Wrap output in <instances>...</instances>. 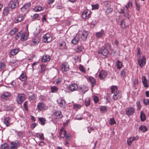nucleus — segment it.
<instances>
[{
  "label": "nucleus",
  "instance_id": "obj_1",
  "mask_svg": "<svg viewBox=\"0 0 149 149\" xmlns=\"http://www.w3.org/2000/svg\"><path fill=\"white\" fill-rule=\"evenodd\" d=\"M28 37L29 34L27 33L23 32L21 31L16 35L15 38L16 40L20 38V40L24 42L28 39Z\"/></svg>",
  "mask_w": 149,
  "mask_h": 149
},
{
  "label": "nucleus",
  "instance_id": "obj_2",
  "mask_svg": "<svg viewBox=\"0 0 149 149\" xmlns=\"http://www.w3.org/2000/svg\"><path fill=\"white\" fill-rule=\"evenodd\" d=\"M109 47V48H111V45L109 43H106L105 46L102 47L100 48L98 51V54H101L104 56H107L109 53V52L107 49V48Z\"/></svg>",
  "mask_w": 149,
  "mask_h": 149
},
{
  "label": "nucleus",
  "instance_id": "obj_3",
  "mask_svg": "<svg viewBox=\"0 0 149 149\" xmlns=\"http://www.w3.org/2000/svg\"><path fill=\"white\" fill-rule=\"evenodd\" d=\"M31 6V3L30 2L25 3L20 8V11L23 13V14H26L29 10V8Z\"/></svg>",
  "mask_w": 149,
  "mask_h": 149
},
{
  "label": "nucleus",
  "instance_id": "obj_4",
  "mask_svg": "<svg viewBox=\"0 0 149 149\" xmlns=\"http://www.w3.org/2000/svg\"><path fill=\"white\" fill-rule=\"evenodd\" d=\"M19 2L18 0H11L8 3L9 7L11 9L15 8L19 6Z\"/></svg>",
  "mask_w": 149,
  "mask_h": 149
},
{
  "label": "nucleus",
  "instance_id": "obj_5",
  "mask_svg": "<svg viewBox=\"0 0 149 149\" xmlns=\"http://www.w3.org/2000/svg\"><path fill=\"white\" fill-rule=\"evenodd\" d=\"M146 58L144 55H142L138 58L137 61L139 65L141 68L144 66L146 64Z\"/></svg>",
  "mask_w": 149,
  "mask_h": 149
},
{
  "label": "nucleus",
  "instance_id": "obj_6",
  "mask_svg": "<svg viewBox=\"0 0 149 149\" xmlns=\"http://www.w3.org/2000/svg\"><path fill=\"white\" fill-rule=\"evenodd\" d=\"M25 100V96L24 94L20 93L18 95L17 97V101L18 104H22Z\"/></svg>",
  "mask_w": 149,
  "mask_h": 149
},
{
  "label": "nucleus",
  "instance_id": "obj_7",
  "mask_svg": "<svg viewBox=\"0 0 149 149\" xmlns=\"http://www.w3.org/2000/svg\"><path fill=\"white\" fill-rule=\"evenodd\" d=\"M42 40L44 42L49 43L52 40V38L51 35L49 33H46L43 36Z\"/></svg>",
  "mask_w": 149,
  "mask_h": 149
},
{
  "label": "nucleus",
  "instance_id": "obj_8",
  "mask_svg": "<svg viewBox=\"0 0 149 149\" xmlns=\"http://www.w3.org/2000/svg\"><path fill=\"white\" fill-rule=\"evenodd\" d=\"M69 69V66L67 62L62 63L60 67V70L63 72L67 71Z\"/></svg>",
  "mask_w": 149,
  "mask_h": 149
},
{
  "label": "nucleus",
  "instance_id": "obj_9",
  "mask_svg": "<svg viewBox=\"0 0 149 149\" xmlns=\"http://www.w3.org/2000/svg\"><path fill=\"white\" fill-rule=\"evenodd\" d=\"M25 16V14H21L17 15L14 19V21L15 23H18L21 22Z\"/></svg>",
  "mask_w": 149,
  "mask_h": 149
},
{
  "label": "nucleus",
  "instance_id": "obj_10",
  "mask_svg": "<svg viewBox=\"0 0 149 149\" xmlns=\"http://www.w3.org/2000/svg\"><path fill=\"white\" fill-rule=\"evenodd\" d=\"M91 12L89 10H84L82 14V18L85 19H87L90 17Z\"/></svg>",
  "mask_w": 149,
  "mask_h": 149
},
{
  "label": "nucleus",
  "instance_id": "obj_11",
  "mask_svg": "<svg viewBox=\"0 0 149 149\" xmlns=\"http://www.w3.org/2000/svg\"><path fill=\"white\" fill-rule=\"evenodd\" d=\"M134 109L132 107H129L126 108L125 113L127 115L130 116L133 115L134 113Z\"/></svg>",
  "mask_w": 149,
  "mask_h": 149
},
{
  "label": "nucleus",
  "instance_id": "obj_12",
  "mask_svg": "<svg viewBox=\"0 0 149 149\" xmlns=\"http://www.w3.org/2000/svg\"><path fill=\"white\" fill-rule=\"evenodd\" d=\"M139 139V136H132L129 138L127 140V144L129 146L131 144L133 141L137 140Z\"/></svg>",
  "mask_w": 149,
  "mask_h": 149
},
{
  "label": "nucleus",
  "instance_id": "obj_13",
  "mask_svg": "<svg viewBox=\"0 0 149 149\" xmlns=\"http://www.w3.org/2000/svg\"><path fill=\"white\" fill-rule=\"evenodd\" d=\"M122 95L121 92L120 91H118L114 94L113 96V98L114 100H118L121 98Z\"/></svg>",
  "mask_w": 149,
  "mask_h": 149
},
{
  "label": "nucleus",
  "instance_id": "obj_14",
  "mask_svg": "<svg viewBox=\"0 0 149 149\" xmlns=\"http://www.w3.org/2000/svg\"><path fill=\"white\" fill-rule=\"evenodd\" d=\"M107 72L104 70H101L99 74V77L100 79H104L107 75Z\"/></svg>",
  "mask_w": 149,
  "mask_h": 149
},
{
  "label": "nucleus",
  "instance_id": "obj_15",
  "mask_svg": "<svg viewBox=\"0 0 149 149\" xmlns=\"http://www.w3.org/2000/svg\"><path fill=\"white\" fill-rule=\"evenodd\" d=\"M11 146L10 147V149H17V148L19 146V143L17 141L11 142Z\"/></svg>",
  "mask_w": 149,
  "mask_h": 149
},
{
  "label": "nucleus",
  "instance_id": "obj_16",
  "mask_svg": "<svg viewBox=\"0 0 149 149\" xmlns=\"http://www.w3.org/2000/svg\"><path fill=\"white\" fill-rule=\"evenodd\" d=\"M80 35L79 33H77L72 40L71 43L74 45H76L79 42L80 39Z\"/></svg>",
  "mask_w": 149,
  "mask_h": 149
},
{
  "label": "nucleus",
  "instance_id": "obj_17",
  "mask_svg": "<svg viewBox=\"0 0 149 149\" xmlns=\"http://www.w3.org/2000/svg\"><path fill=\"white\" fill-rule=\"evenodd\" d=\"M39 138L40 140L41 141L39 143L38 145L40 146H42L45 145V142L44 141L45 139V137L44 136V134L42 133H40L39 135Z\"/></svg>",
  "mask_w": 149,
  "mask_h": 149
},
{
  "label": "nucleus",
  "instance_id": "obj_18",
  "mask_svg": "<svg viewBox=\"0 0 149 149\" xmlns=\"http://www.w3.org/2000/svg\"><path fill=\"white\" fill-rule=\"evenodd\" d=\"M58 46L60 49L61 50L66 49L67 46L66 43L64 41H61L58 43Z\"/></svg>",
  "mask_w": 149,
  "mask_h": 149
},
{
  "label": "nucleus",
  "instance_id": "obj_19",
  "mask_svg": "<svg viewBox=\"0 0 149 149\" xmlns=\"http://www.w3.org/2000/svg\"><path fill=\"white\" fill-rule=\"evenodd\" d=\"M10 96V94L9 92H6L3 93L1 96V98L3 100L6 101Z\"/></svg>",
  "mask_w": 149,
  "mask_h": 149
},
{
  "label": "nucleus",
  "instance_id": "obj_20",
  "mask_svg": "<svg viewBox=\"0 0 149 149\" xmlns=\"http://www.w3.org/2000/svg\"><path fill=\"white\" fill-rule=\"evenodd\" d=\"M78 88L77 85L74 84H72L70 85L68 87V89L72 91H74L76 90Z\"/></svg>",
  "mask_w": 149,
  "mask_h": 149
},
{
  "label": "nucleus",
  "instance_id": "obj_21",
  "mask_svg": "<svg viewBox=\"0 0 149 149\" xmlns=\"http://www.w3.org/2000/svg\"><path fill=\"white\" fill-rule=\"evenodd\" d=\"M58 103L60 106L64 108L65 107V101L61 99H59L57 100Z\"/></svg>",
  "mask_w": 149,
  "mask_h": 149
},
{
  "label": "nucleus",
  "instance_id": "obj_22",
  "mask_svg": "<svg viewBox=\"0 0 149 149\" xmlns=\"http://www.w3.org/2000/svg\"><path fill=\"white\" fill-rule=\"evenodd\" d=\"M51 59L50 56L47 55H44L42 58V61L43 62L49 61Z\"/></svg>",
  "mask_w": 149,
  "mask_h": 149
},
{
  "label": "nucleus",
  "instance_id": "obj_23",
  "mask_svg": "<svg viewBox=\"0 0 149 149\" xmlns=\"http://www.w3.org/2000/svg\"><path fill=\"white\" fill-rule=\"evenodd\" d=\"M46 109V106L43 102H39L38 104V109L40 111L45 110Z\"/></svg>",
  "mask_w": 149,
  "mask_h": 149
},
{
  "label": "nucleus",
  "instance_id": "obj_24",
  "mask_svg": "<svg viewBox=\"0 0 149 149\" xmlns=\"http://www.w3.org/2000/svg\"><path fill=\"white\" fill-rule=\"evenodd\" d=\"M142 81L144 87L145 88L148 87V81L146 77L143 76L142 77Z\"/></svg>",
  "mask_w": 149,
  "mask_h": 149
},
{
  "label": "nucleus",
  "instance_id": "obj_25",
  "mask_svg": "<svg viewBox=\"0 0 149 149\" xmlns=\"http://www.w3.org/2000/svg\"><path fill=\"white\" fill-rule=\"evenodd\" d=\"M79 90L80 92L85 93L88 91V89L87 86L83 85L79 87Z\"/></svg>",
  "mask_w": 149,
  "mask_h": 149
},
{
  "label": "nucleus",
  "instance_id": "obj_26",
  "mask_svg": "<svg viewBox=\"0 0 149 149\" xmlns=\"http://www.w3.org/2000/svg\"><path fill=\"white\" fill-rule=\"evenodd\" d=\"M88 35V33L86 31H84L81 36V39L84 41H86L87 39V36Z\"/></svg>",
  "mask_w": 149,
  "mask_h": 149
},
{
  "label": "nucleus",
  "instance_id": "obj_27",
  "mask_svg": "<svg viewBox=\"0 0 149 149\" xmlns=\"http://www.w3.org/2000/svg\"><path fill=\"white\" fill-rule=\"evenodd\" d=\"M19 48H16L11 49L10 52L12 56H14L16 55L19 52Z\"/></svg>",
  "mask_w": 149,
  "mask_h": 149
},
{
  "label": "nucleus",
  "instance_id": "obj_28",
  "mask_svg": "<svg viewBox=\"0 0 149 149\" xmlns=\"http://www.w3.org/2000/svg\"><path fill=\"white\" fill-rule=\"evenodd\" d=\"M111 89L112 93L114 94L117 93V92L120 91L118 90V88L116 86H112L111 87Z\"/></svg>",
  "mask_w": 149,
  "mask_h": 149
},
{
  "label": "nucleus",
  "instance_id": "obj_29",
  "mask_svg": "<svg viewBox=\"0 0 149 149\" xmlns=\"http://www.w3.org/2000/svg\"><path fill=\"white\" fill-rule=\"evenodd\" d=\"M128 73V71L125 69L122 70L121 71L120 74L123 77H125L126 75Z\"/></svg>",
  "mask_w": 149,
  "mask_h": 149
},
{
  "label": "nucleus",
  "instance_id": "obj_30",
  "mask_svg": "<svg viewBox=\"0 0 149 149\" xmlns=\"http://www.w3.org/2000/svg\"><path fill=\"white\" fill-rule=\"evenodd\" d=\"M104 33V31L102 29L100 32H97L95 36L97 38H100L102 37Z\"/></svg>",
  "mask_w": 149,
  "mask_h": 149
},
{
  "label": "nucleus",
  "instance_id": "obj_31",
  "mask_svg": "<svg viewBox=\"0 0 149 149\" xmlns=\"http://www.w3.org/2000/svg\"><path fill=\"white\" fill-rule=\"evenodd\" d=\"M88 80L92 84L93 86L96 84V80L93 77H88Z\"/></svg>",
  "mask_w": 149,
  "mask_h": 149
},
{
  "label": "nucleus",
  "instance_id": "obj_32",
  "mask_svg": "<svg viewBox=\"0 0 149 149\" xmlns=\"http://www.w3.org/2000/svg\"><path fill=\"white\" fill-rule=\"evenodd\" d=\"M38 120L39 122V123L42 125H44L45 124L46 120L44 118H38Z\"/></svg>",
  "mask_w": 149,
  "mask_h": 149
},
{
  "label": "nucleus",
  "instance_id": "obj_33",
  "mask_svg": "<svg viewBox=\"0 0 149 149\" xmlns=\"http://www.w3.org/2000/svg\"><path fill=\"white\" fill-rule=\"evenodd\" d=\"M66 133V132L64 128H62L60 130V135L61 137L63 138L64 137Z\"/></svg>",
  "mask_w": 149,
  "mask_h": 149
},
{
  "label": "nucleus",
  "instance_id": "obj_34",
  "mask_svg": "<svg viewBox=\"0 0 149 149\" xmlns=\"http://www.w3.org/2000/svg\"><path fill=\"white\" fill-rule=\"evenodd\" d=\"M83 49L84 47L82 46L79 45L77 47L75 48L74 50L77 53H78L81 52Z\"/></svg>",
  "mask_w": 149,
  "mask_h": 149
},
{
  "label": "nucleus",
  "instance_id": "obj_35",
  "mask_svg": "<svg viewBox=\"0 0 149 149\" xmlns=\"http://www.w3.org/2000/svg\"><path fill=\"white\" fill-rule=\"evenodd\" d=\"M18 31V29L16 28H13L9 32V34L12 36Z\"/></svg>",
  "mask_w": 149,
  "mask_h": 149
},
{
  "label": "nucleus",
  "instance_id": "obj_36",
  "mask_svg": "<svg viewBox=\"0 0 149 149\" xmlns=\"http://www.w3.org/2000/svg\"><path fill=\"white\" fill-rule=\"evenodd\" d=\"M54 114L57 117L56 118H61L63 117V116L61 114V112L60 111L55 112L54 113Z\"/></svg>",
  "mask_w": 149,
  "mask_h": 149
},
{
  "label": "nucleus",
  "instance_id": "obj_37",
  "mask_svg": "<svg viewBox=\"0 0 149 149\" xmlns=\"http://www.w3.org/2000/svg\"><path fill=\"white\" fill-rule=\"evenodd\" d=\"M27 79V77L26 74L24 73H23L20 75L19 79L22 81H24Z\"/></svg>",
  "mask_w": 149,
  "mask_h": 149
},
{
  "label": "nucleus",
  "instance_id": "obj_38",
  "mask_svg": "<svg viewBox=\"0 0 149 149\" xmlns=\"http://www.w3.org/2000/svg\"><path fill=\"white\" fill-rule=\"evenodd\" d=\"M10 118L9 117H7L4 119V123L7 127L10 125Z\"/></svg>",
  "mask_w": 149,
  "mask_h": 149
},
{
  "label": "nucleus",
  "instance_id": "obj_39",
  "mask_svg": "<svg viewBox=\"0 0 149 149\" xmlns=\"http://www.w3.org/2000/svg\"><path fill=\"white\" fill-rule=\"evenodd\" d=\"M139 129L142 132H144L148 130L147 128L144 126L141 125L139 128Z\"/></svg>",
  "mask_w": 149,
  "mask_h": 149
},
{
  "label": "nucleus",
  "instance_id": "obj_40",
  "mask_svg": "<svg viewBox=\"0 0 149 149\" xmlns=\"http://www.w3.org/2000/svg\"><path fill=\"white\" fill-rule=\"evenodd\" d=\"M140 118L142 121H144L146 120V116L143 113V111H141L140 114Z\"/></svg>",
  "mask_w": 149,
  "mask_h": 149
},
{
  "label": "nucleus",
  "instance_id": "obj_41",
  "mask_svg": "<svg viewBox=\"0 0 149 149\" xmlns=\"http://www.w3.org/2000/svg\"><path fill=\"white\" fill-rule=\"evenodd\" d=\"M122 64L119 60H118L116 63V66L118 69H120L122 67Z\"/></svg>",
  "mask_w": 149,
  "mask_h": 149
},
{
  "label": "nucleus",
  "instance_id": "obj_42",
  "mask_svg": "<svg viewBox=\"0 0 149 149\" xmlns=\"http://www.w3.org/2000/svg\"><path fill=\"white\" fill-rule=\"evenodd\" d=\"M41 71H40L39 72V73L40 74L42 73L43 72L45 71L46 68V66L45 64H42L41 65Z\"/></svg>",
  "mask_w": 149,
  "mask_h": 149
},
{
  "label": "nucleus",
  "instance_id": "obj_43",
  "mask_svg": "<svg viewBox=\"0 0 149 149\" xmlns=\"http://www.w3.org/2000/svg\"><path fill=\"white\" fill-rule=\"evenodd\" d=\"M6 110L7 111H13L14 107L12 104L8 106H7V107H6Z\"/></svg>",
  "mask_w": 149,
  "mask_h": 149
},
{
  "label": "nucleus",
  "instance_id": "obj_44",
  "mask_svg": "<svg viewBox=\"0 0 149 149\" xmlns=\"http://www.w3.org/2000/svg\"><path fill=\"white\" fill-rule=\"evenodd\" d=\"M5 68V64L2 62H0V72L4 70Z\"/></svg>",
  "mask_w": 149,
  "mask_h": 149
},
{
  "label": "nucleus",
  "instance_id": "obj_45",
  "mask_svg": "<svg viewBox=\"0 0 149 149\" xmlns=\"http://www.w3.org/2000/svg\"><path fill=\"white\" fill-rule=\"evenodd\" d=\"M132 7V3L130 1H129L127 4L125 6V8L126 9V10L127 11H129L128 9L130 7Z\"/></svg>",
  "mask_w": 149,
  "mask_h": 149
},
{
  "label": "nucleus",
  "instance_id": "obj_46",
  "mask_svg": "<svg viewBox=\"0 0 149 149\" xmlns=\"http://www.w3.org/2000/svg\"><path fill=\"white\" fill-rule=\"evenodd\" d=\"M79 69L82 72L85 73L86 71V69L82 65H80L79 67Z\"/></svg>",
  "mask_w": 149,
  "mask_h": 149
},
{
  "label": "nucleus",
  "instance_id": "obj_47",
  "mask_svg": "<svg viewBox=\"0 0 149 149\" xmlns=\"http://www.w3.org/2000/svg\"><path fill=\"white\" fill-rule=\"evenodd\" d=\"M9 9L8 7H6L4 8L3 11V13L4 15H7L9 13Z\"/></svg>",
  "mask_w": 149,
  "mask_h": 149
},
{
  "label": "nucleus",
  "instance_id": "obj_48",
  "mask_svg": "<svg viewBox=\"0 0 149 149\" xmlns=\"http://www.w3.org/2000/svg\"><path fill=\"white\" fill-rule=\"evenodd\" d=\"M51 89L52 93H54L58 91V88L57 87L54 86H52L51 87Z\"/></svg>",
  "mask_w": 149,
  "mask_h": 149
},
{
  "label": "nucleus",
  "instance_id": "obj_49",
  "mask_svg": "<svg viewBox=\"0 0 149 149\" xmlns=\"http://www.w3.org/2000/svg\"><path fill=\"white\" fill-rule=\"evenodd\" d=\"M90 100L89 98H86L85 100V104L86 106H88L90 104Z\"/></svg>",
  "mask_w": 149,
  "mask_h": 149
},
{
  "label": "nucleus",
  "instance_id": "obj_50",
  "mask_svg": "<svg viewBox=\"0 0 149 149\" xmlns=\"http://www.w3.org/2000/svg\"><path fill=\"white\" fill-rule=\"evenodd\" d=\"M62 81V79L61 78H58L54 80V82L56 84H60Z\"/></svg>",
  "mask_w": 149,
  "mask_h": 149
},
{
  "label": "nucleus",
  "instance_id": "obj_51",
  "mask_svg": "<svg viewBox=\"0 0 149 149\" xmlns=\"http://www.w3.org/2000/svg\"><path fill=\"white\" fill-rule=\"evenodd\" d=\"M109 124L111 125L116 124V122L114 118H111L109 120Z\"/></svg>",
  "mask_w": 149,
  "mask_h": 149
},
{
  "label": "nucleus",
  "instance_id": "obj_52",
  "mask_svg": "<svg viewBox=\"0 0 149 149\" xmlns=\"http://www.w3.org/2000/svg\"><path fill=\"white\" fill-rule=\"evenodd\" d=\"M8 145L7 143H3L1 145V148L2 149H6L8 148Z\"/></svg>",
  "mask_w": 149,
  "mask_h": 149
},
{
  "label": "nucleus",
  "instance_id": "obj_53",
  "mask_svg": "<svg viewBox=\"0 0 149 149\" xmlns=\"http://www.w3.org/2000/svg\"><path fill=\"white\" fill-rule=\"evenodd\" d=\"M126 12L125 13L124 12V13L123 14L124 16L125 17L127 18L128 19H129L131 17V16L128 13V12H129V11H127V10H126Z\"/></svg>",
  "mask_w": 149,
  "mask_h": 149
},
{
  "label": "nucleus",
  "instance_id": "obj_54",
  "mask_svg": "<svg viewBox=\"0 0 149 149\" xmlns=\"http://www.w3.org/2000/svg\"><path fill=\"white\" fill-rule=\"evenodd\" d=\"M71 137V134L70 133L66 134H65V140H69L70 138Z\"/></svg>",
  "mask_w": 149,
  "mask_h": 149
},
{
  "label": "nucleus",
  "instance_id": "obj_55",
  "mask_svg": "<svg viewBox=\"0 0 149 149\" xmlns=\"http://www.w3.org/2000/svg\"><path fill=\"white\" fill-rule=\"evenodd\" d=\"M136 104L137 107V109L140 110L141 109V107L140 105V103L139 100H138L136 101Z\"/></svg>",
  "mask_w": 149,
  "mask_h": 149
},
{
  "label": "nucleus",
  "instance_id": "obj_56",
  "mask_svg": "<svg viewBox=\"0 0 149 149\" xmlns=\"http://www.w3.org/2000/svg\"><path fill=\"white\" fill-rule=\"evenodd\" d=\"M92 10H97L99 8V5L98 4H96L94 5H92Z\"/></svg>",
  "mask_w": 149,
  "mask_h": 149
},
{
  "label": "nucleus",
  "instance_id": "obj_57",
  "mask_svg": "<svg viewBox=\"0 0 149 149\" xmlns=\"http://www.w3.org/2000/svg\"><path fill=\"white\" fill-rule=\"evenodd\" d=\"M113 9L111 8H108L106 9V12L108 14L110 13L113 11Z\"/></svg>",
  "mask_w": 149,
  "mask_h": 149
},
{
  "label": "nucleus",
  "instance_id": "obj_58",
  "mask_svg": "<svg viewBox=\"0 0 149 149\" xmlns=\"http://www.w3.org/2000/svg\"><path fill=\"white\" fill-rule=\"evenodd\" d=\"M93 99L94 102L95 103H97L98 102L99 98L97 96L95 95L93 97Z\"/></svg>",
  "mask_w": 149,
  "mask_h": 149
},
{
  "label": "nucleus",
  "instance_id": "obj_59",
  "mask_svg": "<svg viewBox=\"0 0 149 149\" xmlns=\"http://www.w3.org/2000/svg\"><path fill=\"white\" fill-rule=\"evenodd\" d=\"M81 107V106L79 104H75L74 105V109H79Z\"/></svg>",
  "mask_w": 149,
  "mask_h": 149
},
{
  "label": "nucleus",
  "instance_id": "obj_60",
  "mask_svg": "<svg viewBox=\"0 0 149 149\" xmlns=\"http://www.w3.org/2000/svg\"><path fill=\"white\" fill-rule=\"evenodd\" d=\"M27 104H28V102L26 101H25L24 102V108L25 110L26 111H28V109Z\"/></svg>",
  "mask_w": 149,
  "mask_h": 149
},
{
  "label": "nucleus",
  "instance_id": "obj_61",
  "mask_svg": "<svg viewBox=\"0 0 149 149\" xmlns=\"http://www.w3.org/2000/svg\"><path fill=\"white\" fill-rule=\"evenodd\" d=\"M100 110L101 111H105L107 110V108L105 106H102L101 107Z\"/></svg>",
  "mask_w": 149,
  "mask_h": 149
},
{
  "label": "nucleus",
  "instance_id": "obj_62",
  "mask_svg": "<svg viewBox=\"0 0 149 149\" xmlns=\"http://www.w3.org/2000/svg\"><path fill=\"white\" fill-rule=\"evenodd\" d=\"M143 103L145 105L149 104V100L148 99H144L143 100Z\"/></svg>",
  "mask_w": 149,
  "mask_h": 149
},
{
  "label": "nucleus",
  "instance_id": "obj_63",
  "mask_svg": "<svg viewBox=\"0 0 149 149\" xmlns=\"http://www.w3.org/2000/svg\"><path fill=\"white\" fill-rule=\"evenodd\" d=\"M32 17V19L33 21L37 19V14H34L33 16H31Z\"/></svg>",
  "mask_w": 149,
  "mask_h": 149
},
{
  "label": "nucleus",
  "instance_id": "obj_64",
  "mask_svg": "<svg viewBox=\"0 0 149 149\" xmlns=\"http://www.w3.org/2000/svg\"><path fill=\"white\" fill-rule=\"evenodd\" d=\"M136 9L139 11L140 10V6L137 3H136Z\"/></svg>",
  "mask_w": 149,
  "mask_h": 149
}]
</instances>
